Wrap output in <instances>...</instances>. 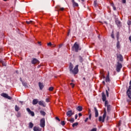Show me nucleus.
Segmentation results:
<instances>
[{
	"mask_svg": "<svg viewBox=\"0 0 131 131\" xmlns=\"http://www.w3.org/2000/svg\"><path fill=\"white\" fill-rule=\"evenodd\" d=\"M117 48L118 49H120V42H119V41H118L117 42Z\"/></svg>",
	"mask_w": 131,
	"mask_h": 131,
	"instance_id": "obj_24",
	"label": "nucleus"
},
{
	"mask_svg": "<svg viewBox=\"0 0 131 131\" xmlns=\"http://www.w3.org/2000/svg\"><path fill=\"white\" fill-rule=\"evenodd\" d=\"M16 116L17 118L21 117V113H20V112H18L16 115Z\"/></svg>",
	"mask_w": 131,
	"mask_h": 131,
	"instance_id": "obj_26",
	"label": "nucleus"
},
{
	"mask_svg": "<svg viewBox=\"0 0 131 131\" xmlns=\"http://www.w3.org/2000/svg\"><path fill=\"white\" fill-rule=\"evenodd\" d=\"M40 113L41 114V115H43V116H45V115H46V112H45L43 111H40Z\"/></svg>",
	"mask_w": 131,
	"mask_h": 131,
	"instance_id": "obj_27",
	"label": "nucleus"
},
{
	"mask_svg": "<svg viewBox=\"0 0 131 131\" xmlns=\"http://www.w3.org/2000/svg\"><path fill=\"white\" fill-rule=\"evenodd\" d=\"M56 9L57 10V11H60L61 7L60 6H57L56 7Z\"/></svg>",
	"mask_w": 131,
	"mask_h": 131,
	"instance_id": "obj_29",
	"label": "nucleus"
},
{
	"mask_svg": "<svg viewBox=\"0 0 131 131\" xmlns=\"http://www.w3.org/2000/svg\"><path fill=\"white\" fill-rule=\"evenodd\" d=\"M78 115H79V117L82 116V114H81V113H79Z\"/></svg>",
	"mask_w": 131,
	"mask_h": 131,
	"instance_id": "obj_48",
	"label": "nucleus"
},
{
	"mask_svg": "<svg viewBox=\"0 0 131 131\" xmlns=\"http://www.w3.org/2000/svg\"><path fill=\"white\" fill-rule=\"evenodd\" d=\"M26 23H27L28 24H34V21L32 20L27 21Z\"/></svg>",
	"mask_w": 131,
	"mask_h": 131,
	"instance_id": "obj_23",
	"label": "nucleus"
},
{
	"mask_svg": "<svg viewBox=\"0 0 131 131\" xmlns=\"http://www.w3.org/2000/svg\"><path fill=\"white\" fill-rule=\"evenodd\" d=\"M94 110L95 112V117H98L99 116V112H98V110L97 109V107H94Z\"/></svg>",
	"mask_w": 131,
	"mask_h": 131,
	"instance_id": "obj_13",
	"label": "nucleus"
},
{
	"mask_svg": "<svg viewBox=\"0 0 131 131\" xmlns=\"http://www.w3.org/2000/svg\"><path fill=\"white\" fill-rule=\"evenodd\" d=\"M88 120H89V118H86L85 119L84 121H85V122H88Z\"/></svg>",
	"mask_w": 131,
	"mask_h": 131,
	"instance_id": "obj_47",
	"label": "nucleus"
},
{
	"mask_svg": "<svg viewBox=\"0 0 131 131\" xmlns=\"http://www.w3.org/2000/svg\"><path fill=\"white\" fill-rule=\"evenodd\" d=\"M68 35H69V32L68 33Z\"/></svg>",
	"mask_w": 131,
	"mask_h": 131,
	"instance_id": "obj_59",
	"label": "nucleus"
},
{
	"mask_svg": "<svg viewBox=\"0 0 131 131\" xmlns=\"http://www.w3.org/2000/svg\"><path fill=\"white\" fill-rule=\"evenodd\" d=\"M37 63H38V60L34 58L32 61V64H37Z\"/></svg>",
	"mask_w": 131,
	"mask_h": 131,
	"instance_id": "obj_16",
	"label": "nucleus"
},
{
	"mask_svg": "<svg viewBox=\"0 0 131 131\" xmlns=\"http://www.w3.org/2000/svg\"><path fill=\"white\" fill-rule=\"evenodd\" d=\"M111 37H112V38H114V35L113 34L111 35Z\"/></svg>",
	"mask_w": 131,
	"mask_h": 131,
	"instance_id": "obj_52",
	"label": "nucleus"
},
{
	"mask_svg": "<svg viewBox=\"0 0 131 131\" xmlns=\"http://www.w3.org/2000/svg\"><path fill=\"white\" fill-rule=\"evenodd\" d=\"M81 1H82V2H84V0H81Z\"/></svg>",
	"mask_w": 131,
	"mask_h": 131,
	"instance_id": "obj_58",
	"label": "nucleus"
},
{
	"mask_svg": "<svg viewBox=\"0 0 131 131\" xmlns=\"http://www.w3.org/2000/svg\"><path fill=\"white\" fill-rule=\"evenodd\" d=\"M67 120H69L68 119H67Z\"/></svg>",
	"mask_w": 131,
	"mask_h": 131,
	"instance_id": "obj_61",
	"label": "nucleus"
},
{
	"mask_svg": "<svg viewBox=\"0 0 131 131\" xmlns=\"http://www.w3.org/2000/svg\"><path fill=\"white\" fill-rule=\"evenodd\" d=\"M38 103V100L37 99H35L32 101L33 105H36Z\"/></svg>",
	"mask_w": 131,
	"mask_h": 131,
	"instance_id": "obj_17",
	"label": "nucleus"
},
{
	"mask_svg": "<svg viewBox=\"0 0 131 131\" xmlns=\"http://www.w3.org/2000/svg\"><path fill=\"white\" fill-rule=\"evenodd\" d=\"M2 97L6 98V99H8V100H12V97L9 96L7 93H2L1 94Z\"/></svg>",
	"mask_w": 131,
	"mask_h": 131,
	"instance_id": "obj_5",
	"label": "nucleus"
},
{
	"mask_svg": "<svg viewBox=\"0 0 131 131\" xmlns=\"http://www.w3.org/2000/svg\"><path fill=\"white\" fill-rule=\"evenodd\" d=\"M72 81H73V80H72Z\"/></svg>",
	"mask_w": 131,
	"mask_h": 131,
	"instance_id": "obj_62",
	"label": "nucleus"
},
{
	"mask_svg": "<svg viewBox=\"0 0 131 131\" xmlns=\"http://www.w3.org/2000/svg\"><path fill=\"white\" fill-rule=\"evenodd\" d=\"M41 43V42L38 41V43H39V45H40V46H41V44H40Z\"/></svg>",
	"mask_w": 131,
	"mask_h": 131,
	"instance_id": "obj_54",
	"label": "nucleus"
},
{
	"mask_svg": "<svg viewBox=\"0 0 131 131\" xmlns=\"http://www.w3.org/2000/svg\"><path fill=\"white\" fill-rule=\"evenodd\" d=\"M106 116H107V112H106V110H104L103 116H100L99 117V121H102V122H104V121H105V118H106Z\"/></svg>",
	"mask_w": 131,
	"mask_h": 131,
	"instance_id": "obj_3",
	"label": "nucleus"
},
{
	"mask_svg": "<svg viewBox=\"0 0 131 131\" xmlns=\"http://www.w3.org/2000/svg\"><path fill=\"white\" fill-rule=\"evenodd\" d=\"M4 2H7V1H8V0H4Z\"/></svg>",
	"mask_w": 131,
	"mask_h": 131,
	"instance_id": "obj_57",
	"label": "nucleus"
},
{
	"mask_svg": "<svg viewBox=\"0 0 131 131\" xmlns=\"http://www.w3.org/2000/svg\"><path fill=\"white\" fill-rule=\"evenodd\" d=\"M69 69L70 73L76 75L78 73V65H76L73 69V64L70 63Z\"/></svg>",
	"mask_w": 131,
	"mask_h": 131,
	"instance_id": "obj_1",
	"label": "nucleus"
},
{
	"mask_svg": "<svg viewBox=\"0 0 131 131\" xmlns=\"http://www.w3.org/2000/svg\"><path fill=\"white\" fill-rule=\"evenodd\" d=\"M34 131H41V128H39V127L34 126L33 128Z\"/></svg>",
	"mask_w": 131,
	"mask_h": 131,
	"instance_id": "obj_14",
	"label": "nucleus"
},
{
	"mask_svg": "<svg viewBox=\"0 0 131 131\" xmlns=\"http://www.w3.org/2000/svg\"><path fill=\"white\" fill-rule=\"evenodd\" d=\"M128 25H131V20H128L127 21Z\"/></svg>",
	"mask_w": 131,
	"mask_h": 131,
	"instance_id": "obj_37",
	"label": "nucleus"
},
{
	"mask_svg": "<svg viewBox=\"0 0 131 131\" xmlns=\"http://www.w3.org/2000/svg\"><path fill=\"white\" fill-rule=\"evenodd\" d=\"M106 93L107 97H109V93H108V91L106 90Z\"/></svg>",
	"mask_w": 131,
	"mask_h": 131,
	"instance_id": "obj_42",
	"label": "nucleus"
},
{
	"mask_svg": "<svg viewBox=\"0 0 131 131\" xmlns=\"http://www.w3.org/2000/svg\"><path fill=\"white\" fill-rule=\"evenodd\" d=\"M27 111L28 112L29 114H30L31 115V116H34V112L31 111V110H30V108H27Z\"/></svg>",
	"mask_w": 131,
	"mask_h": 131,
	"instance_id": "obj_9",
	"label": "nucleus"
},
{
	"mask_svg": "<svg viewBox=\"0 0 131 131\" xmlns=\"http://www.w3.org/2000/svg\"><path fill=\"white\" fill-rule=\"evenodd\" d=\"M105 81L106 82H110V77H109V75H107L105 78Z\"/></svg>",
	"mask_w": 131,
	"mask_h": 131,
	"instance_id": "obj_18",
	"label": "nucleus"
},
{
	"mask_svg": "<svg viewBox=\"0 0 131 131\" xmlns=\"http://www.w3.org/2000/svg\"><path fill=\"white\" fill-rule=\"evenodd\" d=\"M128 19H129V20H131V16H128Z\"/></svg>",
	"mask_w": 131,
	"mask_h": 131,
	"instance_id": "obj_55",
	"label": "nucleus"
},
{
	"mask_svg": "<svg viewBox=\"0 0 131 131\" xmlns=\"http://www.w3.org/2000/svg\"><path fill=\"white\" fill-rule=\"evenodd\" d=\"M102 99L103 102H105V101H106V95H105V94L104 93H102Z\"/></svg>",
	"mask_w": 131,
	"mask_h": 131,
	"instance_id": "obj_15",
	"label": "nucleus"
},
{
	"mask_svg": "<svg viewBox=\"0 0 131 131\" xmlns=\"http://www.w3.org/2000/svg\"><path fill=\"white\" fill-rule=\"evenodd\" d=\"M47 45L51 47L52 46V42H50L49 43H48Z\"/></svg>",
	"mask_w": 131,
	"mask_h": 131,
	"instance_id": "obj_41",
	"label": "nucleus"
},
{
	"mask_svg": "<svg viewBox=\"0 0 131 131\" xmlns=\"http://www.w3.org/2000/svg\"><path fill=\"white\" fill-rule=\"evenodd\" d=\"M77 117H78V116L77 115H75V119H77Z\"/></svg>",
	"mask_w": 131,
	"mask_h": 131,
	"instance_id": "obj_51",
	"label": "nucleus"
},
{
	"mask_svg": "<svg viewBox=\"0 0 131 131\" xmlns=\"http://www.w3.org/2000/svg\"><path fill=\"white\" fill-rule=\"evenodd\" d=\"M15 111L18 112V111H19L20 110V107H19L18 105H16L15 106Z\"/></svg>",
	"mask_w": 131,
	"mask_h": 131,
	"instance_id": "obj_20",
	"label": "nucleus"
},
{
	"mask_svg": "<svg viewBox=\"0 0 131 131\" xmlns=\"http://www.w3.org/2000/svg\"><path fill=\"white\" fill-rule=\"evenodd\" d=\"M123 4H125L126 3V0H122Z\"/></svg>",
	"mask_w": 131,
	"mask_h": 131,
	"instance_id": "obj_43",
	"label": "nucleus"
},
{
	"mask_svg": "<svg viewBox=\"0 0 131 131\" xmlns=\"http://www.w3.org/2000/svg\"><path fill=\"white\" fill-rule=\"evenodd\" d=\"M105 106H108L109 105L108 104H109V103L108 102V101L105 100Z\"/></svg>",
	"mask_w": 131,
	"mask_h": 131,
	"instance_id": "obj_30",
	"label": "nucleus"
},
{
	"mask_svg": "<svg viewBox=\"0 0 131 131\" xmlns=\"http://www.w3.org/2000/svg\"><path fill=\"white\" fill-rule=\"evenodd\" d=\"M23 84L24 86H27V83H23Z\"/></svg>",
	"mask_w": 131,
	"mask_h": 131,
	"instance_id": "obj_44",
	"label": "nucleus"
},
{
	"mask_svg": "<svg viewBox=\"0 0 131 131\" xmlns=\"http://www.w3.org/2000/svg\"><path fill=\"white\" fill-rule=\"evenodd\" d=\"M29 128H32L33 127V123L32 122H30L29 124Z\"/></svg>",
	"mask_w": 131,
	"mask_h": 131,
	"instance_id": "obj_22",
	"label": "nucleus"
},
{
	"mask_svg": "<svg viewBox=\"0 0 131 131\" xmlns=\"http://www.w3.org/2000/svg\"><path fill=\"white\" fill-rule=\"evenodd\" d=\"M74 114V113L72 111H69L67 112V116L68 117H71Z\"/></svg>",
	"mask_w": 131,
	"mask_h": 131,
	"instance_id": "obj_7",
	"label": "nucleus"
},
{
	"mask_svg": "<svg viewBox=\"0 0 131 131\" xmlns=\"http://www.w3.org/2000/svg\"><path fill=\"white\" fill-rule=\"evenodd\" d=\"M38 104L40 106H42V107H46V102H44L42 100L38 101Z\"/></svg>",
	"mask_w": 131,
	"mask_h": 131,
	"instance_id": "obj_11",
	"label": "nucleus"
},
{
	"mask_svg": "<svg viewBox=\"0 0 131 131\" xmlns=\"http://www.w3.org/2000/svg\"><path fill=\"white\" fill-rule=\"evenodd\" d=\"M55 119H56V120H58V121H59V122L60 121V119H59L58 117H56L55 118Z\"/></svg>",
	"mask_w": 131,
	"mask_h": 131,
	"instance_id": "obj_39",
	"label": "nucleus"
},
{
	"mask_svg": "<svg viewBox=\"0 0 131 131\" xmlns=\"http://www.w3.org/2000/svg\"><path fill=\"white\" fill-rule=\"evenodd\" d=\"M72 3L73 4V7H78V4L76 2H75V1L72 0Z\"/></svg>",
	"mask_w": 131,
	"mask_h": 131,
	"instance_id": "obj_12",
	"label": "nucleus"
},
{
	"mask_svg": "<svg viewBox=\"0 0 131 131\" xmlns=\"http://www.w3.org/2000/svg\"><path fill=\"white\" fill-rule=\"evenodd\" d=\"M106 107H107V112H109V111H110V110L111 109V107L110 106V105H106Z\"/></svg>",
	"mask_w": 131,
	"mask_h": 131,
	"instance_id": "obj_25",
	"label": "nucleus"
},
{
	"mask_svg": "<svg viewBox=\"0 0 131 131\" xmlns=\"http://www.w3.org/2000/svg\"><path fill=\"white\" fill-rule=\"evenodd\" d=\"M113 9L114 10V11H115V10H116V7H115V6H113Z\"/></svg>",
	"mask_w": 131,
	"mask_h": 131,
	"instance_id": "obj_49",
	"label": "nucleus"
},
{
	"mask_svg": "<svg viewBox=\"0 0 131 131\" xmlns=\"http://www.w3.org/2000/svg\"><path fill=\"white\" fill-rule=\"evenodd\" d=\"M46 125V120H45V118H42L40 121V126L41 127H45Z\"/></svg>",
	"mask_w": 131,
	"mask_h": 131,
	"instance_id": "obj_4",
	"label": "nucleus"
},
{
	"mask_svg": "<svg viewBox=\"0 0 131 131\" xmlns=\"http://www.w3.org/2000/svg\"><path fill=\"white\" fill-rule=\"evenodd\" d=\"M92 119V114H89V119Z\"/></svg>",
	"mask_w": 131,
	"mask_h": 131,
	"instance_id": "obj_46",
	"label": "nucleus"
},
{
	"mask_svg": "<svg viewBox=\"0 0 131 131\" xmlns=\"http://www.w3.org/2000/svg\"><path fill=\"white\" fill-rule=\"evenodd\" d=\"M117 57L118 59H119L120 61H121V62L123 61V57H122V55L121 54H117Z\"/></svg>",
	"mask_w": 131,
	"mask_h": 131,
	"instance_id": "obj_10",
	"label": "nucleus"
},
{
	"mask_svg": "<svg viewBox=\"0 0 131 131\" xmlns=\"http://www.w3.org/2000/svg\"><path fill=\"white\" fill-rule=\"evenodd\" d=\"M53 90H54V87H50L49 89V91H50V92H52Z\"/></svg>",
	"mask_w": 131,
	"mask_h": 131,
	"instance_id": "obj_31",
	"label": "nucleus"
},
{
	"mask_svg": "<svg viewBox=\"0 0 131 131\" xmlns=\"http://www.w3.org/2000/svg\"><path fill=\"white\" fill-rule=\"evenodd\" d=\"M127 95L130 99H131V86H129L128 91H127Z\"/></svg>",
	"mask_w": 131,
	"mask_h": 131,
	"instance_id": "obj_8",
	"label": "nucleus"
},
{
	"mask_svg": "<svg viewBox=\"0 0 131 131\" xmlns=\"http://www.w3.org/2000/svg\"><path fill=\"white\" fill-rule=\"evenodd\" d=\"M91 110H89V114H92V113H91Z\"/></svg>",
	"mask_w": 131,
	"mask_h": 131,
	"instance_id": "obj_50",
	"label": "nucleus"
},
{
	"mask_svg": "<svg viewBox=\"0 0 131 131\" xmlns=\"http://www.w3.org/2000/svg\"><path fill=\"white\" fill-rule=\"evenodd\" d=\"M102 83H103V84H104V85H105V82H104V81H102Z\"/></svg>",
	"mask_w": 131,
	"mask_h": 131,
	"instance_id": "obj_56",
	"label": "nucleus"
},
{
	"mask_svg": "<svg viewBox=\"0 0 131 131\" xmlns=\"http://www.w3.org/2000/svg\"><path fill=\"white\" fill-rule=\"evenodd\" d=\"M70 85H71V86H72V88H74V86H75V84H73V83H70Z\"/></svg>",
	"mask_w": 131,
	"mask_h": 131,
	"instance_id": "obj_34",
	"label": "nucleus"
},
{
	"mask_svg": "<svg viewBox=\"0 0 131 131\" xmlns=\"http://www.w3.org/2000/svg\"><path fill=\"white\" fill-rule=\"evenodd\" d=\"M94 5L95 7H97V6H98V4L97 3V1H94Z\"/></svg>",
	"mask_w": 131,
	"mask_h": 131,
	"instance_id": "obj_32",
	"label": "nucleus"
},
{
	"mask_svg": "<svg viewBox=\"0 0 131 131\" xmlns=\"http://www.w3.org/2000/svg\"><path fill=\"white\" fill-rule=\"evenodd\" d=\"M78 125V123L76 122L73 124L72 126L73 127H75V126H77Z\"/></svg>",
	"mask_w": 131,
	"mask_h": 131,
	"instance_id": "obj_28",
	"label": "nucleus"
},
{
	"mask_svg": "<svg viewBox=\"0 0 131 131\" xmlns=\"http://www.w3.org/2000/svg\"><path fill=\"white\" fill-rule=\"evenodd\" d=\"M72 51H75V52H77L79 51H80L81 50V48H80V46H79V44L78 43V42H76L72 47Z\"/></svg>",
	"mask_w": 131,
	"mask_h": 131,
	"instance_id": "obj_2",
	"label": "nucleus"
},
{
	"mask_svg": "<svg viewBox=\"0 0 131 131\" xmlns=\"http://www.w3.org/2000/svg\"><path fill=\"white\" fill-rule=\"evenodd\" d=\"M39 86L40 90H42L44 86L43 84H42V83L39 82Z\"/></svg>",
	"mask_w": 131,
	"mask_h": 131,
	"instance_id": "obj_19",
	"label": "nucleus"
},
{
	"mask_svg": "<svg viewBox=\"0 0 131 131\" xmlns=\"http://www.w3.org/2000/svg\"><path fill=\"white\" fill-rule=\"evenodd\" d=\"M61 125L64 126V125H65V121H62L61 122Z\"/></svg>",
	"mask_w": 131,
	"mask_h": 131,
	"instance_id": "obj_33",
	"label": "nucleus"
},
{
	"mask_svg": "<svg viewBox=\"0 0 131 131\" xmlns=\"http://www.w3.org/2000/svg\"><path fill=\"white\" fill-rule=\"evenodd\" d=\"M77 110H78V111H82V107L79 106L77 107Z\"/></svg>",
	"mask_w": 131,
	"mask_h": 131,
	"instance_id": "obj_21",
	"label": "nucleus"
},
{
	"mask_svg": "<svg viewBox=\"0 0 131 131\" xmlns=\"http://www.w3.org/2000/svg\"><path fill=\"white\" fill-rule=\"evenodd\" d=\"M91 131H97V128H94L92 129Z\"/></svg>",
	"mask_w": 131,
	"mask_h": 131,
	"instance_id": "obj_40",
	"label": "nucleus"
},
{
	"mask_svg": "<svg viewBox=\"0 0 131 131\" xmlns=\"http://www.w3.org/2000/svg\"><path fill=\"white\" fill-rule=\"evenodd\" d=\"M70 122H74V119L71 118L70 120Z\"/></svg>",
	"mask_w": 131,
	"mask_h": 131,
	"instance_id": "obj_36",
	"label": "nucleus"
},
{
	"mask_svg": "<svg viewBox=\"0 0 131 131\" xmlns=\"http://www.w3.org/2000/svg\"><path fill=\"white\" fill-rule=\"evenodd\" d=\"M64 10V8H63V7H60V9L59 11H63Z\"/></svg>",
	"mask_w": 131,
	"mask_h": 131,
	"instance_id": "obj_45",
	"label": "nucleus"
},
{
	"mask_svg": "<svg viewBox=\"0 0 131 131\" xmlns=\"http://www.w3.org/2000/svg\"><path fill=\"white\" fill-rule=\"evenodd\" d=\"M59 48H61V46H59Z\"/></svg>",
	"mask_w": 131,
	"mask_h": 131,
	"instance_id": "obj_60",
	"label": "nucleus"
},
{
	"mask_svg": "<svg viewBox=\"0 0 131 131\" xmlns=\"http://www.w3.org/2000/svg\"><path fill=\"white\" fill-rule=\"evenodd\" d=\"M110 73H109V71L107 72V75H108V77H110Z\"/></svg>",
	"mask_w": 131,
	"mask_h": 131,
	"instance_id": "obj_53",
	"label": "nucleus"
},
{
	"mask_svg": "<svg viewBox=\"0 0 131 131\" xmlns=\"http://www.w3.org/2000/svg\"><path fill=\"white\" fill-rule=\"evenodd\" d=\"M46 102H47V103H49V102H50V98H46Z\"/></svg>",
	"mask_w": 131,
	"mask_h": 131,
	"instance_id": "obj_35",
	"label": "nucleus"
},
{
	"mask_svg": "<svg viewBox=\"0 0 131 131\" xmlns=\"http://www.w3.org/2000/svg\"><path fill=\"white\" fill-rule=\"evenodd\" d=\"M122 68V64L121 63H118L116 68V71L117 72H120V70Z\"/></svg>",
	"mask_w": 131,
	"mask_h": 131,
	"instance_id": "obj_6",
	"label": "nucleus"
},
{
	"mask_svg": "<svg viewBox=\"0 0 131 131\" xmlns=\"http://www.w3.org/2000/svg\"><path fill=\"white\" fill-rule=\"evenodd\" d=\"M118 126H120L121 125V121H119L118 124Z\"/></svg>",
	"mask_w": 131,
	"mask_h": 131,
	"instance_id": "obj_38",
	"label": "nucleus"
}]
</instances>
